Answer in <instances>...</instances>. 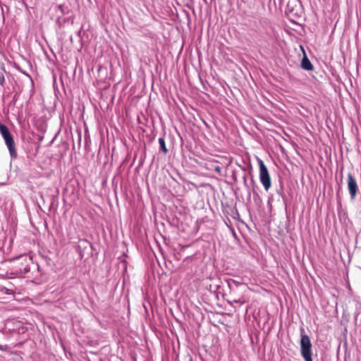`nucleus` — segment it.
Returning a JSON list of instances; mask_svg holds the SVG:
<instances>
[{
    "instance_id": "9d476101",
    "label": "nucleus",
    "mask_w": 361,
    "mask_h": 361,
    "mask_svg": "<svg viewBox=\"0 0 361 361\" xmlns=\"http://www.w3.org/2000/svg\"><path fill=\"white\" fill-rule=\"evenodd\" d=\"M214 171L218 173L219 174H221V167L219 165L214 166Z\"/></svg>"
},
{
    "instance_id": "0eeeda50",
    "label": "nucleus",
    "mask_w": 361,
    "mask_h": 361,
    "mask_svg": "<svg viewBox=\"0 0 361 361\" xmlns=\"http://www.w3.org/2000/svg\"><path fill=\"white\" fill-rule=\"evenodd\" d=\"M159 143L160 145V149L164 153L166 154L168 152V149L166 147V143L164 141V139L162 137L159 138Z\"/></svg>"
},
{
    "instance_id": "9b49d317",
    "label": "nucleus",
    "mask_w": 361,
    "mask_h": 361,
    "mask_svg": "<svg viewBox=\"0 0 361 361\" xmlns=\"http://www.w3.org/2000/svg\"><path fill=\"white\" fill-rule=\"evenodd\" d=\"M233 301L236 303H244L245 302L241 300V298L233 299Z\"/></svg>"
},
{
    "instance_id": "6e6552de",
    "label": "nucleus",
    "mask_w": 361,
    "mask_h": 361,
    "mask_svg": "<svg viewBox=\"0 0 361 361\" xmlns=\"http://www.w3.org/2000/svg\"><path fill=\"white\" fill-rule=\"evenodd\" d=\"M5 82L4 75L2 73H0V85L4 86Z\"/></svg>"
},
{
    "instance_id": "7ed1b4c3",
    "label": "nucleus",
    "mask_w": 361,
    "mask_h": 361,
    "mask_svg": "<svg viewBox=\"0 0 361 361\" xmlns=\"http://www.w3.org/2000/svg\"><path fill=\"white\" fill-rule=\"evenodd\" d=\"M348 189L350 195V199L353 200L355 199L358 192V185L355 178L353 177L352 173H348Z\"/></svg>"
},
{
    "instance_id": "20e7f679",
    "label": "nucleus",
    "mask_w": 361,
    "mask_h": 361,
    "mask_svg": "<svg viewBox=\"0 0 361 361\" xmlns=\"http://www.w3.org/2000/svg\"><path fill=\"white\" fill-rule=\"evenodd\" d=\"M4 139L8 148L11 156L14 158L16 157L17 152L16 149L15 142L12 135L10 133L7 136L4 137Z\"/></svg>"
},
{
    "instance_id": "f257e3e1",
    "label": "nucleus",
    "mask_w": 361,
    "mask_h": 361,
    "mask_svg": "<svg viewBox=\"0 0 361 361\" xmlns=\"http://www.w3.org/2000/svg\"><path fill=\"white\" fill-rule=\"evenodd\" d=\"M300 353L305 361H312V343L308 335L305 334L303 328L300 329Z\"/></svg>"
},
{
    "instance_id": "423d86ee",
    "label": "nucleus",
    "mask_w": 361,
    "mask_h": 361,
    "mask_svg": "<svg viewBox=\"0 0 361 361\" xmlns=\"http://www.w3.org/2000/svg\"><path fill=\"white\" fill-rule=\"evenodd\" d=\"M0 132H1V134L3 136V137L7 136L8 135H9L11 133L9 132V130L7 128V126L1 123H0Z\"/></svg>"
},
{
    "instance_id": "1a4fd4ad",
    "label": "nucleus",
    "mask_w": 361,
    "mask_h": 361,
    "mask_svg": "<svg viewBox=\"0 0 361 361\" xmlns=\"http://www.w3.org/2000/svg\"><path fill=\"white\" fill-rule=\"evenodd\" d=\"M9 347L7 345H2L0 344V350L1 351H8L9 350Z\"/></svg>"
},
{
    "instance_id": "f03ea898",
    "label": "nucleus",
    "mask_w": 361,
    "mask_h": 361,
    "mask_svg": "<svg viewBox=\"0 0 361 361\" xmlns=\"http://www.w3.org/2000/svg\"><path fill=\"white\" fill-rule=\"evenodd\" d=\"M258 163L259 166V179L263 185L265 190L268 191L271 187V178L268 171V169L263 161L261 159H258Z\"/></svg>"
},
{
    "instance_id": "39448f33",
    "label": "nucleus",
    "mask_w": 361,
    "mask_h": 361,
    "mask_svg": "<svg viewBox=\"0 0 361 361\" xmlns=\"http://www.w3.org/2000/svg\"><path fill=\"white\" fill-rule=\"evenodd\" d=\"M301 67L304 70L312 71L313 69V66L311 63L310 61L308 59L307 56L305 54L304 57L302 59Z\"/></svg>"
}]
</instances>
